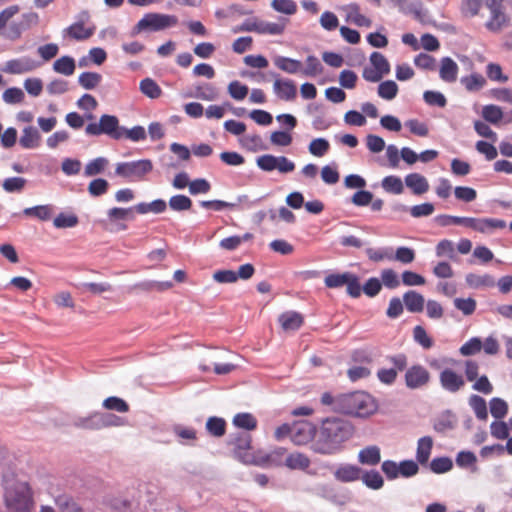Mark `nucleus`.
Masks as SVG:
<instances>
[{
	"label": "nucleus",
	"instance_id": "1",
	"mask_svg": "<svg viewBox=\"0 0 512 512\" xmlns=\"http://www.w3.org/2000/svg\"><path fill=\"white\" fill-rule=\"evenodd\" d=\"M354 426L347 420L331 417L322 421L312 449L319 454L331 455L339 452L343 444L354 434Z\"/></svg>",
	"mask_w": 512,
	"mask_h": 512
},
{
	"label": "nucleus",
	"instance_id": "2",
	"mask_svg": "<svg viewBox=\"0 0 512 512\" xmlns=\"http://www.w3.org/2000/svg\"><path fill=\"white\" fill-rule=\"evenodd\" d=\"M336 409L356 417H368L377 411V404L373 397L365 392H353L340 396L336 400Z\"/></svg>",
	"mask_w": 512,
	"mask_h": 512
},
{
	"label": "nucleus",
	"instance_id": "3",
	"mask_svg": "<svg viewBox=\"0 0 512 512\" xmlns=\"http://www.w3.org/2000/svg\"><path fill=\"white\" fill-rule=\"evenodd\" d=\"M5 504L14 512H30L33 508V497L27 482L10 484L5 481Z\"/></svg>",
	"mask_w": 512,
	"mask_h": 512
},
{
	"label": "nucleus",
	"instance_id": "4",
	"mask_svg": "<svg viewBox=\"0 0 512 512\" xmlns=\"http://www.w3.org/2000/svg\"><path fill=\"white\" fill-rule=\"evenodd\" d=\"M152 170L153 163L149 159L119 162L115 166V174L128 182L143 181Z\"/></svg>",
	"mask_w": 512,
	"mask_h": 512
},
{
	"label": "nucleus",
	"instance_id": "5",
	"mask_svg": "<svg viewBox=\"0 0 512 512\" xmlns=\"http://www.w3.org/2000/svg\"><path fill=\"white\" fill-rule=\"evenodd\" d=\"M177 24L178 18L174 15L147 13L133 27L132 35H137L142 31H161Z\"/></svg>",
	"mask_w": 512,
	"mask_h": 512
},
{
	"label": "nucleus",
	"instance_id": "6",
	"mask_svg": "<svg viewBox=\"0 0 512 512\" xmlns=\"http://www.w3.org/2000/svg\"><path fill=\"white\" fill-rule=\"evenodd\" d=\"M89 136H100L105 134L114 140L123 138V127L119 125V119L114 115L103 114L99 122H91L85 128Z\"/></svg>",
	"mask_w": 512,
	"mask_h": 512
},
{
	"label": "nucleus",
	"instance_id": "7",
	"mask_svg": "<svg viewBox=\"0 0 512 512\" xmlns=\"http://www.w3.org/2000/svg\"><path fill=\"white\" fill-rule=\"evenodd\" d=\"M233 446L234 456L244 464H261L257 456L252 452L251 436L248 433H237L230 441Z\"/></svg>",
	"mask_w": 512,
	"mask_h": 512
},
{
	"label": "nucleus",
	"instance_id": "8",
	"mask_svg": "<svg viewBox=\"0 0 512 512\" xmlns=\"http://www.w3.org/2000/svg\"><path fill=\"white\" fill-rule=\"evenodd\" d=\"M387 359L393 364V367L379 369L377 377L381 383L391 385L396 381L398 372H402L406 369L408 360L407 356L402 353L389 356Z\"/></svg>",
	"mask_w": 512,
	"mask_h": 512
},
{
	"label": "nucleus",
	"instance_id": "9",
	"mask_svg": "<svg viewBox=\"0 0 512 512\" xmlns=\"http://www.w3.org/2000/svg\"><path fill=\"white\" fill-rule=\"evenodd\" d=\"M404 375L405 385L407 388L416 390L426 387L431 381V374L427 368L420 364H414L409 368L406 367Z\"/></svg>",
	"mask_w": 512,
	"mask_h": 512
},
{
	"label": "nucleus",
	"instance_id": "10",
	"mask_svg": "<svg viewBox=\"0 0 512 512\" xmlns=\"http://www.w3.org/2000/svg\"><path fill=\"white\" fill-rule=\"evenodd\" d=\"M316 434L315 426L306 420L297 421L292 424L291 441L296 445L309 443Z\"/></svg>",
	"mask_w": 512,
	"mask_h": 512
},
{
	"label": "nucleus",
	"instance_id": "11",
	"mask_svg": "<svg viewBox=\"0 0 512 512\" xmlns=\"http://www.w3.org/2000/svg\"><path fill=\"white\" fill-rule=\"evenodd\" d=\"M439 382L441 387L450 393H456L465 386L463 376L450 368L440 372Z\"/></svg>",
	"mask_w": 512,
	"mask_h": 512
},
{
	"label": "nucleus",
	"instance_id": "12",
	"mask_svg": "<svg viewBox=\"0 0 512 512\" xmlns=\"http://www.w3.org/2000/svg\"><path fill=\"white\" fill-rule=\"evenodd\" d=\"M41 64L34 59L23 56L6 62L4 72L9 74H23L35 70Z\"/></svg>",
	"mask_w": 512,
	"mask_h": 512
},
{
	"label": "nucleus",
	"instance_id": "13",
	"mask_svg": "<svg viewBox=\"0 0 512 512\" xmlns=\"http://www.w3.org/2000/svg\"><path fill=\"white\" fill-rule=\"evenodd\" d=\"M506 222L496 218H473L471 217L469 228L480 232L489 234L497 229H504Z\"/></svg>",
	"mask_w": 512,
	"mask_h": 512
},
{
	"label": "nucleus",
	"instance_id": "14",
	"mask_svg": "<svg viewBox=\"0 0 512 512\" xmlns=\"http://www.w3.org/2000/svg\"><path fill=\"white\" fill-rule=\"evenodd\" d=\"M273 91L284 101H293L297 96V87L293 80L275 78Z\"/></svg>",
	"mask_w": 512,
	"mask_h": 512
},
{
	"label": "nucleus",
	"instance_id": "15",
	"mask_svg": "<svg viewBox=\"0 0 512 512\" xmlns=\"http://www.w3.org/2000/svg\"><path fill=\"white\" fill-rule=\"evenodd\" d=\"M95 26H85L84 22L78 21L63 30V34L68 36L70 39L76 41H84L89 39L95 33Z\"/></svg>",
	"mask_w": 512,
	"mask_h": 512
},
{
	"label": "nucleus",
	"instance_id": "16",
	"mask_svg": "<svg viewBox=\"0 0 512 512\" xmlns=\"http://www.w3.org/2000/svg\"><path fill=\"white\" fill-rule=\"evenodd\" d=\"M346 15V21L352 22L359 27H370L371 19L361 14L360 6L357 3H350L341 8Z\"/></svg>",
	"mask_w": 512,
	"mask_h": 512
},
{
	"label": "nucleus",
	"instance_id": "17",
	"mask_svg": "<svg viewBox=\"0 0 512 512\" xmlns=\"http://www.w3.org/2000/svg\"><path fill=\"white\" fill-rule=\"evenodd\" d=\"M361 472L362 469L357 465L343 464L336 469L334 477L343 483L355 482L360 480Z\"/></svg>",
	"mask_w": 512,
	"mask_h": 512
},
{
	"label": "nucleus",
	"instance_id": "18",
	"mask_svg": "<svg viewBox=\"0 0 512 512\" xmlns=\"http://www.w3.org/2000/svg\"><path fill=\"white\" fill-rule=\"evenodd\" d=\"M357 458L362 465L376 466L381 462V450L377 445L366 446L358 452Z\"/></svg>",
	"mask_w": 512,
	"mask_h": 512
},
{
	"label": "nucleus",
	"instance_id": "19",
	"mask_svg": "<svg viewBox=\"0 0 512 512\" xmlns=\"http://www.w3.org/2000/svg\"><path fill=\"white\" fill-rule=\"evenodd\" d=\"M278 321L284 331H296L303 325L304 318L298 312L289 311L282 313Z\"/></svg>",
	"mask_w": 512,
	"mask_h": 512
},
{
	"label": "nucleus",
	"instance_id": "20",
	"mask_svg": "<svg viewBox=\"0 0 512 512\" xmlns=\"http://www.w3.org/2000/svg\"><path fill=\"white\" fill-rule=\"evenodd\" d=\"M403 302L406 309L411 313H420L424 309L425 299L420 293L409 290L403 295Z\"/></svg>",
	"mask_w": 512,
	"mask_h": 512
},
{
	"label": "nucleus",
	"instance_id": "21",
	"mask_svg": "<svg viewBox=\"0 0 512 512\" xmlns=\"http://www.w3.org/2000/svg\"><path fill=\"white\" fill-rule=\"evenodd\" d=\"M459 67L457 63L450 57H444L441 60L439 69L440 78L448 83L455 82L457 79Z\"/></svg>",
	"mask_w": 512,
	"mask_h": 512
},
{
	"label": "nucleus",
	"instance_id": "22",
	"mask_svg": "<svg viewBox=\"0 0 512 512\" xmlns=\"http://www.w3.org/2000/svg\"><path fill=\"white\" fill-rule=\"evenodd\" d=\"M405 184L416 195H422L429 190L427 179L419 173H411L405 177Z\"/></svg>",
	"mask_w": 512,
	"mask_h": 512
},
{
	"label": "nucleus",
	"instance_id": "23",
	"mask_svg": "<svg viewBox=\"0 0 512 512\" xmlns=\"http://www.w3.org/2000/svg\"><path fill=\"white\" fill-rule=\"evenodd\" d=\"M41 135L33 126L25 127L19 139L20 145L25 149H34L40 145Z\"/></svg>",
	"mask_w": 512,
	"mask_h": 512
},
{
	"label": "nucleus",
	"instance_id": "24",
	"mask_svg": "<svg viewBox=\"0 0 512 512\" xmlns=\"http://www.w3.org/2000/svg\"><path fill=\"white\" fill-rule=\"evenodd\" d=\"M360 480L363 484L372 490H380L384 486V479L379 471L375 469L366 470L361 472Z\"/></svg>",
	"mask_w": 512,
	"mask_h": 512
},
{
	"label": "nucleus",
	"instance_id": "25",
	"mask_svg": "<svg viewBox=\"0 0 512 512\" xmlns=\"http://www.w3.org/2000/svg\"><path fill=\"white\" fill-rule=\"evenodd\" d=\"M433 447V440L430 436H424L418 440L416 459L421 465H426L429 461Z\"/></svg>",
	"mask_w": 512,
	"mask_h": 512
},
{
	"label": "nucleus",
	"instance_id": "26",
	"mask_svg": "<svg viewBox=\"0 0 512 512\" xmlns=\"http://www.w3.org/2000/svg\"><path fill=\"white\" fill-rule=\"evenodd\" d=\"M491 17L486 22V28L491 32H500L509 23V18L502 10L490 11Z\"/></svg>",
	"mask_w": 512,
	"mask_h": 512
},
{
	"label": "nucleus",
	"instance_id": "27",
	"mask_svg": "<svg viewBox=\"0 0 512 512\" xmlns=\"http://www.w3.org/2000/svg\"><path fill=\"white\" fill-rule=\"evenodd\" d=\"M274 65L288 74H297L302 69V63L299 60L284 56H276L274 58Z\"/></svg>",
	"mask_w": 512,
	"mask_h": 512
},
{
	"label": "nucleus",
	"instance_id": "28",
	"mask_svg": "<svg viewBox=\"0 0 512 512\" xmlns=\"http://www.w3.org/2000/svg\"><path fill=\"white\" fill-rule=\"evenodd\" d=\"M310 459L303 453H291L285 457L284 464L293 470H305L310 466Z\"/></svg>",
	"mask_w": 512,
	"mask_h": 512
},
{
	"label": "nucleus",
	"instance_id": "29",
	"mask_svg": "<svg viewBox=\"0 0 512 512\" xmlns=\"http://www.w3.org/2000/svg\"><path fill=\"white\" fill-rule=\"evenodd\" d=\"M285 457H286V449L279 447L264 456H257V459L262 462L261 464H257V465L258 466L281 465L283 460L285 461Z\"/></svg>",
	"mask_w": 512,
	"mask_h": 512
},
{
	"label": "nucleus",
	"instance_id": "30",
	"mask_svg": "<svg viewBox=\"0 0 512 512\" xmlns=\"http://www.w3.org/2000/svg\"><path fill=\"white\" fill-rule=\"evenodd\" d=\"M167 204L162 199H157L152 201L151 203H139L135 205V211L139 214H147L149 212H153L156 214L162 213L166 210Z\"/></svg>",
	"mask_w": 512,
	"mask_h": 512
},
{
	"label": "nucleus",
	"instance_id": "31",
	"mask_svg": "<svg viewBox=\"0 0 512 512\" xmlns=\"http://www.w3.org/2000/svg\"><path fill=\"white\" fill-rule=\"evenodd\" d=\"M139 89L145 96L151 99H157L162 94L160 86L151 78L141 80Z\"/></svg>",
	"mask_w": 512,
	"mask_h": 512
},
{
	"label": "nucleus",
	"instance_id": "32",
	"mask_svg": "<svg viewBox=\"0 0 512 512\" xmlns=\"http://www.w3.org/2000/svg\"><path fill=\"white\" fill-rule=\"evenodd\" d=\"M75 61L70 56H62L61 58L57 59L53 64V69L55 72L70 76L75 71Z\"/></svg>",
	"mask_w": 512,
	"mask_h": 512
},
{
	"label": "nucleus",
	"instance_id": "33",
	"mask_svg": "<svg viewBox=\"0 0 512 512\" xmlns=\"http://www.w3.org/2000/svg\"><path fill=\"white\" fill-rule=\"evenodd\" d=\"M53 208L51 205H39L34 207L25 208L24 215L35 217L42 221H47L52 216Z\"/></svg>",
	"mask_w": 512,
	"mask_h": 512
},
{
	"label": "nucleus",
	"instance_id": "34",
	"mask_svg": "<svg viewBox=\"0 0 512 512\" xmlns=\"http://www.w3.org/2000/svg\"><path fill=\"white\" fill-rule=\"evenodd\" d=\"M285 23H270L262 20H257L256 33L280 35L284 32Z\"/></svg>",
	"mask_w": 512,
	"mask_h": 512
},
{
	"label": "nucleus",
	"instance_id": "35",
	"mask_svg": "<svg viewBox=\"0 0 512 512\" xmlns=\"http://www.w3.org/2000/svg\"><path fill=\"white\" fill-rule=\"evenodd\" d=\"M461 83L466 90L473 92L482 89L486 84V80L481 74L473 73L469 76L462 77Z\"/></svg>",
	"mask_w": 512,
	"mask_h": 512
},
{
	"label": "nucleus",
	"instance_id": "36",
	"mask_svg": "<svg viewBox=\"0 0 512 512\" xmlns=\"http://www.w3.org/2000/svg\"><path fill=\"white\" fill-rule=\"evenodd\" d=\"M208 433L214 437H221L226 432V422L223 418L210 417L206 422Z\"/></svg>",
	"mask_w": 512,
	"mask_h": 512
},
{
	"label": "nucleus",
	"instance_id": "37",
	"mask_svg": "<svg viewBox=\"0 0 512 512\" xmlns=\"http://www.w3.org/2000/svg\"><path fill=\"white\" fill-rule=\"evenodd\" d=\"M466 283L472 288L490 287L494 285V280L490 275H478L470 273L466 275Z\"/></svg>",
	"mask_w": 512,
	"mask_h": 512
},
{
	"label": "nucleus",
	"instance_id": "38",
	"mask_svg": "<svg viewBox=\"0 0 512 512\" xmlns=\"http://www.w3.org/2000/svg\"><path fill=\"white\" fill-rule=\"evenodd\" d=\"M233 424L250 431L256 429L257 419L250 413H238L233 418Z\"/></svg>",
	"mask_w": 512,
	"mask_h": 512
},
{
	"label": "nucleus",
	"instance_id": "39",
	"mask_svg": "<svg viewBox=\"0 0 512 512\" xmlns=\"http://www.w3.org/2000/svg\"><path fill=\"white\" fill-rule=\"evenodd\" d=\"M102 80V76L96 72H83L79 75V84L87 90L96 88Z\"/></svg>",
	"mask_w": 512,
	"mask_h": 512
},
{
	"label": "nucleus",
	"instance_id": "40",
	"mask_svg": "<svg viewBox=\"0 0 512 512\" xmlns=\"http://www.w3.org/2000/svg\"><path fill=\"white\" fill-rule=\"evenodd\" d=\"M469 405L473 409L476 417L485 420L488 416L486 401L478 395H472L469 398Z\"/></svg>",
	"mask_w": 512,
	"mask_h": 512
},
{
	"label": "nucleus",
	"instance_id": "41",
	"mask_svg": "<svg viewBox=\"0 0 512 512\" xmlns=\"http://www.w3.org/2000/svg\"><path fill=\"white\" fill-rule=\"evenodd\" d=\"M306 66L304 69H301V72L303 75L308 77H315L322 73L323 66L320 62V60L313 55H310L306 58Z\"/></svg>",
	"mask_w": 512,
	"mask_h": 512
},
{
	"label": "nucleus",
	"instance_id": "42",
	"mask_svg": "<svg viewBox=\"0 0 512 512\" xmlns=\"http://www.w3.org/2000/svg\"><path fill=\"white\" fill-rule=\"evenodd\" d=\"M382 187L385 191L393 194H401L404 191L403 182L398 176H387L382 180Z\"/></svg>",
	"mask_w": 512,
	"mask_h": 512
},
{
	"label": "nucleus",
	"instance_id": "43",
	"mask_svg": "<svg viewBox=\"0 0 512 512\" xmlns=\"http://www.w3.org/2000/svg\"><path fill=\"white\" fill-rule=\"evenodd\" d=\"M396 4L399 10L405 14H413L419 17L422 4L419 0H397Z\"/></svg>",
	"mask_w": 512,
	"mask_h": 512
},
{
	"label": "nucleus",
	"instance_id": "44",
	"mask_svg": "<svg viewBox=\"0 0 512 512\" xmlns=\"http://www.w3.org/2000/svg\"><path fill=\"white\" fill-rule=\"evenodd\" d=\"M108 165V160L104 157H98L94 160L90 161L84 170L85 176H95L102 173L106 166Z\"/></svg>",
	"mask_w": 512,
	"mask_h": 512
},
{
	"label": "nucleus",
	"instance_id": "45",
	"mask_svg": "<svg viewBox=\"0 0 512 512\" xmlns=\"http://www.w3.org/2000/svg\"><path fill=\"white\" fill-rule=\"evenodd\" d=\"M398 93V86L392 80H387L379 84L378 95L386 100H392Z\"/></svg>",
	"mask_w": 512,
	"mask_h": 512
},
{
	"label": "nucleus",
	"instance_id": "46",
	"mask_svg": "<svg viewBox=\"0 0 512 512\" xmlns=\"http://www.w3.org/2000/svg\"><path fill=\"white\" fill-rule=\"evenodd\" d=\"M370 63L371 66H373L375 69H377L380 73H382L384 76L387 75L390 72V64L386 57L379 53V52H373L370 55Z\"/></svg>",
	"mask_w": 512,
	"mask_h": 512
},
{
	"label": "nucleus",
	"instance_id": "47",
	"mask_svg": "<svg viewBox=\"0 0 512 512\" xmlns=\"http://www.w3.org/2000/svg\"><path fill=\"white\" fill-rule=\"evenodd\" d=\"M477 458L473 452L461 451L456 456V464L461 468L471 467L472 471L475 472L477 467L475 466Z\"/></svg>",
	"mask_w": 512,
	"mask_h": 512
},
{
	"label": "nucleus",
	"instance_id": "48",
	"mask_svg": "<svg viewBox=\"0 0 512 512\" xmlns=\"http://www.w3.org/2000/svg\"><path fill=\"white\" fill-rule=\"evenodd\" d=\"M103 407L120 413H126L129 411V405L127 402L116 396L106 398L103 401Z\"/></svg>",
	"mask_w": 512,
	"mask_h": 512
},
{
	"label": "nucleus",
	"instance_id": "49",
	"mask_svg": "<svg viewBox=\"0 0 512 512\" xmlns=\"http://www.w3.org/2000/svg\"><path fill=\"white\" fill-rule=\"evenodd\" d=\"M350 274L351 273H349V272H345L342 274H339V273L329 274L325 277L324 283L328 288L342 287V286L346 285V283L348 282Z\"/></svg>",
	"mask_w": 512,
	"mask_h": 512
},
{
	"label": "nucleus",
	"instance_id": "50",
	"mask_svg": "<svg viewBox=\"0 0 512 512\" xmlns=\"http://www.w3.org/2000/svg\"><path fill=\"white\" fill-rule=\"evenodd\" d=\"M482 116L486 121L497 124L503 118V111L496 105H486L483 107Z\"/></svg>",
	"mask_w": 512,
	"mask_h": 512
},
{
	"label": "nucleus",
	"instance_id": "51",
	"mask_svg": "<svg viewBox=\"0 0 512 512\" xmlns=\"http://www.w3.org/2000/svg\"><path fill=\"white\" fill-rule=\"evenodd\" d=\"M365 252H366V255L369 258V260H371L373 262H381L383 260H393V253H392L391 249L367 248Z\"/></svg>",
	"mask_w": 512,
	"mask_h": 512
},
{
	"label": "nucleus",
	"instance_id": "52",
	"mask_svg": "<svg viewBox=\"0 0 512 512\" xmlns=\"http://www.w3.org/2000/svg\"><path fill=\"white\" fill-rule=\"evenodd\" d=\"M79 220L75 214L60 213L53 220V225L56 228H71L78 224Z\"/></svg>",
	"mask_w": 512,
	"mask_h": 512
},
{
	"label": "nucleus",
	"instance_id": "53",
	"mask_svg": "<svg viewBox=\"0 0 512 512\" xmlns=\"http://www.w3.org/2000/svg\"><path fill=\"white\" fill-rule=\"evenodd\" d=\"M134 212H136L135 206L130 207V208L114 207L108 211V217L111 221L127 220V219L132 220V219H134V215H133Z\"/></svg>",
	"mask_w": 512,
	"mask_h": 512
},
{
	"label": "nucleus",
	"instance_id": "54",
	"mask_svg": "<svg viewBox=\"0 0 512 512\" xmlns=\"http://www.w3.org/2000/svg\"><path fill=\"white\" fill-rule=\"evenodd\" d=\"M330 148L329 142L324 138L313 139L309 144V152L316 157L324 156Z\"/></svg>",
	"mask_w": 512,
	"mask_h": 512
},
{
	"label": "nucleus",
	"instance_id": "55",
	"mask_svg": "<svg viewBox=\"0 0 512 512\" xmlns=\"http://www.w3.org/2000/svg\"><path fill=\"white\" fill-rule=\"evenodd\" d=\"M249 89L246 85L241 82L235 80L229 83L228 85V93L229 95L237 100H243L248 95Z\"/></svg>",
	"mask_w": 512,
	"mask_h": 512
},
{
	"label": "nucleus",
	"instance_id": "56",
	"mask_svg": "<svg viewBox=\"0 0 512 512\" xmlns=\"http://www.w3.org/2000/svg\"><path fill=\"white\" fill-rule=\"evenodd\" d=\"M56 505L60 512H85L75 501L67 496L58 497Z\"/></svg>",
	"mask_w": 512,
	"mask_h": 512
},
{
	"label": "nucleus",
	"instance_id": "57",
	"mask_svg": "<svg viewBox=\"0 0 512 512\" xmlns=\"http://www.w3.org/2000/svg\"><path fill=\"white\" fill-rule=\"evenodd\" d=\"M414 340L424 349H430L433 346V340L428 336L424 327L417 325L413 329Z\"/></svg>",
	"mask_w": 512,
	"mask_h": 512
},
{
	"label": "nucleus",
	"instance_id": "58",
	"mask_svg": "<svg viewBox=\"0 0 512 512\" xmlns=\"http://www.w3.org/2000/svg\"><path fill=\"white\" fill-rule=\"evenodd\" d=\"M109 188V183L103 178H97L92 180L88 185V192L93 197H99L104 195Z\"/></svg>",
	"mask_w": 512,
	"mask_h": 512
},
{
	"label": "nucleus",
	"instance_id": "59",
	"mask_svg": "<svg viewBox=\"0 0 512 512\" xmlns=\"http://www.w3.org/2000/svg\"><path fill=\"white\" fill-rule=\"evenodd\" d=\"M452 467V460L448 457L435 458L430 463V469L436 474L446 473L450 471Z\"/></svg>",
	"mask_w": 512,
	"mask_h": 512
},
{
	"label": "nucleus",
	"instance_id": "60",
	"mask_svg": "<svg viewBox=\"0 0 512 512\" xmlns=\"http://www.w3.org/2000/svg\"><path fill=\"white\" fill-rule=\"evenodd\" d=\"M169 206L174 211H185L191 208L192 201L185 195H175L170 198Z\"/></svg>",
	"mask_w": 512,
	"mask_h": 512
},
{
	"label": "nucleus",
	"instance_id": "61",
	"mask_svg": "<svg viewBox=\"0 0 512 512\" xmlns=\"http://www.w3.org/2000/svg\"><path fill=\"white\" fill-rule=\"evenodd\" d=\"M3 101L7 104H18L23 102L24 92L18 87H11L4 91L2 95Z\"/></svg>",
	"mask_w": 512,
	"mask_h": 512
},
{
	"label": "nucleus",
	"instance_id": "62",
	"mask_svg": "<svg viewBox=\"0 0 512 512\" xmlns=\"http://www.w3.org/2000/svg\"><path fill=\"white\" fill-rule=\"evenodd\" d=\"M197 98L207 101L215 100L218 96V90L211 84L206 83L196 87Z\"/></svg>",
	"mask_w": 512,
	"mask_h": 512
},
{
	"label": "nucleus",
	"instance_id": "63",
	"mask_svg": "<svg viewBox=\"0 0 512 512\" xmlns=\"http://www.w3.org/2000/svg\"><path fill=\"white\" fill-rule=\"evenodd\" d=\"M490 412L494 418L501 419L507 414L508 405L500 398H493L490 401Z\"/></svg>",
	"mask_w": 512,
	"mask_h": 512
},
{
	"label": "nucleus",
	"instance_id": "64",
	"mask_svg": "<svg viewBox=\"0 0 512 512\" xmlns=\"http://www.w3.org/2000/svg\"><path fill=\"white\" fill-rule=\"evenodd\" d=\"M393 260L403 264H410L415 260V251L409 247H398L393 255Z\"/></svg>",
	"mask_w": 512,
	"mask_h": 512
}]
</instances>
